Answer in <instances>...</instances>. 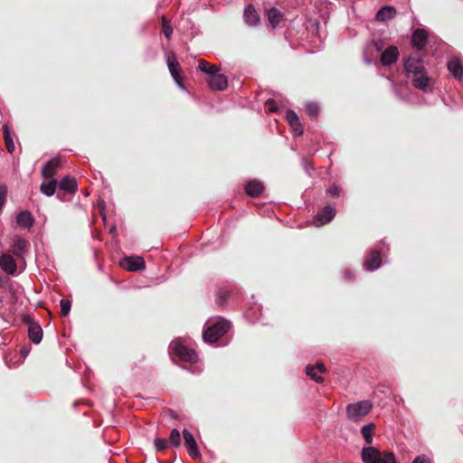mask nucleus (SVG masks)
Returning <instances> with one entry per match:
<instances>
[{"instance_id": "nucleus-36", "label": "nucleus", "mask_w": 463, "mask_h": 463, "mask_svg": "<svg viewBox=\"0 0 463 463\" xmlns=\"http://www.w3.org/2000/svg\"><path fill=\"white\" fill-rule=\"evenodd\" d=\"M265 106L267 109L270 112H277L279 109V104L274 99L267 100Z\"/></svg>"}, {"instance_id": "nucleus-26", "label": "nucleus", "mask_w": 463, "mask_h": 463, "mask_svg": "<svg viewBox=\"0 0 463 463\" xmlns=\"http://www.w3.org/2000/svg\"><path fill=\"white\" fill-rule=\"evenodd\" d=\"M267 15L272 28L278 26L282 19L281 12L275 7L268 9Z\"/></svg>"}, {"instance_id": "nucleus-16", "label": "nucleus", "mask_w": 463, "mask_h": 463, "mask_svg": "<svg viewBox=\"0 0 463 463\" xmlns=\"http://www.w3.org/2000/svg\"><path fill=\"white\" fill-rule=\"evenodd\" d=\"M287 120L296 136L303 134V127L299 121L298 115L293 110H288L286 115Z\"/></svg>"}, {"instance_id": "nucleus-38", "label": "nucleus", "mask_w": 463, "mask_h": 463, "mask_svg": "<svg viewBox=\"0 0 463 463\" xmlns=\"http://www.w3.org/2000/svg\"><path fill=\"white\" fill-rule=\"evenodd\" d=\"M412 463H430V461L425 455H421L417 457Z\"/></svg>"}, {"instance_id": "nucleus-41", "label": "nucleus", "mask_w": 463, "mask_h": 463, "mask_svg": "<svg viewBox=\"0 0 463 463\" xmlns=\"http://www.w3.org/2000/svg\"><path fill=\"white\" fill-rule=\"evenodd\" d=\"M2 302V298H0V303Z\"/></svg>"}, {"instance_id": "nucleus-33", "label": "nucleus", "mask_w": 463, "mask_h": 463, "mask_svg": "<svg viewBox=\"0 0 463 463\" xmlns=\"http://www.w3.org/2000/svg\"><path fill=\"white\" fill-rule=\"evenodd\" d=\"M162 29L164 35L170 39L172 33H173V28L170 24V23L165 19V17H163L162 19Z\"/></svg>"}, {"instance_id": "nucleus-20", "label": "nucleus", "mask_w": 463, "mask_h": 463, "mask_svg": "<svg viewBox=\"0 0 463 463\" xmlns=\"http://www.w3.org/2000/svg\"><path fill=\"white\" fill-rule=\"evenodd\" d=\"M61 165L59 158H52L43 166L42 175L44 178L52 177Z\"/></svg>"}, {"instance_id": "nucleus-8", "label": "nucleus", "mask_w": 463, "mask_h": 463, "mask_svg": "<svg viewBox=\"0 0 463 463\" xmlns=\"http://www.w3.org/2000/svg\"><path fill=\"white\" fill-rule=\"evenodd\" d=\"M335 208L332 206H326L320 213H317L314 222L316 226H322L330 222L335 216Z\"/></svg>"}, {"instance_id": "nucleus-21", "label": "nucleus", "mask_w": 463, "mask_h": 463, "mask_svg": "<svg viewBox=\"0 0 463 463\" xmlns=\"http://www.w3.org/2000/svg\"><path fill=\"white\" fill-rule=\"evenodd\" d=\"M244 21L249 25H256L260 22V16L251 5H247L244 9Z\"/></svg>"}, {"instance_id": "nucleus-28", "label": "nucleus", "mask_w": 463, "mask_h": 463, "mask_svg": "<svg viewBox=\"0 0 463 463\" xmlns=\"http://www.w3.org/2000/svg\"><path fill=\"white\" fill-rule=\"evenodd\" d=\"M3 131H4V138H5L7 151L12 154L14 151L15 147H14V140H13V137L11 135V131H10L8 126L5 125L3 127Z\"/></svg>"}, {"instance_id": "nucleus-25", "label": "nucleus", "mask_w": 463, "mask_h": 463, "mask_svg": "<svg viewBox=\"0 0 463 463\" xmlns=\"http://www.w3.org/2000/svg\"><path fill=\"white\" fill-rule=\"evenodd\" d=\"M59 187L66 192L73 194L77 190V182L72 177L65 176L59 183Z\"/></svg>"}, {"instance_id": "nucleus-14", "label": "nucleus", "mask_w": 463, "mask_h": 463, "mask_svg": "<svg viewBox=\"0 0 463 463\" xmlns=\"http://www.w3.org/2000/svg\"><path fill=\"white\" fill-rule=\"evenodd\" d=\"M0 267L5 273L12 275L16 272L17 268L14 258L7 253L0 256Z\"/></svg>"}, {"instance_id": "nucleus-18", "label": "nucleus", "mask_w": 463, "mask_h": 463, "mask_svg": "<svg viewBox=\"0 0 463 463\" xmlns=\"http://www.w3.org/2000/svg\"><path fill=\"white\" fill-rule=\"evenodd\" d=\"M448 69L450 73L457 79L461 80L463 76V66L461 61L455 57L448 61Z\"/></svg>"}, {"instance_id": "nucleus-30", "label": "nucleus", "mask_w": 463, "mask_h": 463, "mask_svg": "<svg viewBox=\"0 0 463 463\" xmlns=\"http://www.w3.org/2000/svg\"><path fill=\"white\" fill-rule=\"evenodd\" d=\"M374 429V424L370 423L363 426L361 432L362 435L367 444H371L373 442V431Z\"/></svg>"}, {"instance_id": "nucleus-4", "label": "nucleus", "mask_w": 463, "mask_h": 463, "mask_svg": "<svg viewBox=\"0 0 463 463\" xmlns=\"http://www.w3.org/2000/svg\"><path fill=\"white\" fill-rule=\"evenodd\" d=\"M373 404L370 401L364 400L351 403L346 406V413L349 420L353 421L361 420L371 411Z\"/></svg>"}, {"instance_id": "nucleus-40", "label": "nucleus", "mask_w": 463, "mask_h": 463, "mask_svg": "<svg viewBox=\"0 0 463 463\" xmlns=\"http://www.w3.org/2000/svg\"><path fill=\"white\" fill-rule=\"evenodd\" d=\"M246 317H247L248 319L252 320L251 317H250V310H248L246 312Z\"/></svg>"}, {"instance_id": "nucleus-15", "label": "nucleus", "mask_w": 463, "mask_h": 463, "mask_svg": "<svg viewBox=\"0 0 463 463\" xmlns=\"http://www.w3.org/2000/svg\"><path fill=\"white\" fill-rule=\"evenodd\" d=\"M427 40L428 33L423 29H417L412 33L411 42L413 47L419 51L422 50L425 47Z\"/></svg>"}, {"instance_id": "nucleus-2", "label": "nucleus", "mask_w": 463, "mask_h": 463, "mask_svg": "<svg viewBox=\"0 0 463 463\" xmlns=\"http://www.w3.org/2000/svg\"><path fill=\"white\" fill-rule=\"evenodd\" d=\"M230 327L231 323L224 318L209 319L205 324L203 338L204 342L215 343L228 332Z\"/></svg>"}, {"instance_id": "nucleus-11", "label": "nucleus", "mask_w": 463, "mask_h": 463, "mask_svg": "<svg viewBox=\"0 0 463 463\" xmlns=\"http://www.w3.org/2000/svg\"><path fill=\"white\" fill-rule=\"evenodd\" d=\"M29 246H30V243L28 241L19 238V237H16L14 239V242L11 246L12 252L16 257L23 258L24 255L25 254V252L28 251Z\"/></svg>"}, {"instance_id": "nucleus-17", "label": "nucleus", "mask_w": 463, "mask_h": 463, "mask_svg": "<svg viewBox=\"0 0 463 463\" xmlns=\"http://www.w3.org/2000/svg\"><path fill=\"white\" fill-rule=\"evenodd\" d=\"M381 265V257L378 250H373L364 262V267L367 270H375Z\"/></svg>"}, {"instance_id": "nucleus-5", "label": "nucleus", "mask_w": 463, "mask_h": 463, "mask_svg": "<svg viewBox=\"0 0 463 463\" xmlns=\"http://www.w3.org/2000/svg\"><path fill=\"white\" fill-rule=\"evenodd\" d=\"M169 348L171 352L175 354L183 361L192 364L197 362V354L193 349L182 345L178 340L173 341Z\"/></svg>"}, {"instance_id": "nucleus-3", "label": "nucleus", "mask_w": 463, "mask_h": 463, "mask_svg": "<svg viewBox=\"0 0 463 463\" xmlns=\"http://www.w3.org/2000/svg\"><path fill=\"white\" fill-rule=\"evenodd\" d=\"M361 457L364 463H396L395 457L392 453H382L374 447L364 448Z\"/></svg>"}, {"instance_id": "nucleus-7", "label": "nucleus", "mask_w": 463, "mask_h": 463, "mask_svg": "<svg viewBox=\"0 0 463 463\" xmlns=\"http://www.w3.org/2000/svg\"><path fill=\"white\" fill-rule=\"evenodd\" d=\"M166 63H167V67L169 69V71L172 75V77L174 78L175 81L178 84V86L181 88V89H184V85L182 84L181 82V72H182V70H181V67L178 63V61H176L175 55L172 53V54H167L166 56Z\"/></svg>"}, {"instance_id": "nucleus-23", "label": "nucleus", "mask_w": 463, "mask_h": 463, "mask_svg": "<svg viewBox=\"0 0 463 463\" xmlns=\"http://www.w3.org/2000/svg\"><path fill=\"white\" fill-rule=\"evenodd\" d=\"M396 14V10L392 6H383L382 7L376 14V20L377 21H387L392 18H393Z\"/></svg>"}, {"instance_id": "nucleus-13", "label": "nucleus", "mask_w": 463, "mask_h": 463, "mask_svg": "<svg viewBox=\"0 0 463 463\" xmlns=\"http://www.w3.org/2000/svg\"><path fill=\"white\" fill-rule=\"evenodd\" d=\"M326 372L324 364L317 362L316 365H307L306 367L307 374L316 383H322L323 377L318 375V373H323Z\"/></svg>"}, {"instance_id": "nucleus-1", "label": "nucleus", "mask_w": 463, "mask_h": 463, "mask_svg": "<svg viewBox=\"0 0 463 463\" xmlns=\"http://www.w3.org/2000/svg\"><path fill=\"white\" fill-rule=\"evenodd\" d=\"M409 78L411 79L414 87L423 90L424 92L431 91L433 83L422 65V61L414 57H409L404 63Z\"/></svg>"}, {"instance_id": "nucleus-27", "label": "nucleus", "mask_w": 463, "mask_h": 463, "mask_svg": "<svg viewBox=\"0 0 463 463\" xmlns=\"http://www.w3.org/2000/svg\"><path fill=\"white\" fill-rule=\"evenodd\" d=\"M198 68L201 71L209 74L210 77L220 71L217 66L211 64L204 60L199 61Z\"/></svg>"}, {"instance_id": "nucleus-29", "label": "nucleus", "mask_w": 463, "mask_h": 463, "mask_svg": "<svg viewBox=\"0 0 463 463\" xmlns=\"http://www.w3.org/2000/svg\"><path fill=\"white\" fill-rule=\"evenodd\" d=\"M56 185L57 182L54 179L49 182H43L41 184V191L47 196H51L55 193Z\"/></svg>"}, {"instance_id": "nucleus-37", "label": "nucleus", "mask_w": 463, "mask_h": 463, "mask_svg": "<svg viewBox=\"0 0 463 463\" xmlns=\"http://www.w3.org/2000/svg\"><path fill=\"white\" fill-rule=\"evenodd\" d=\"M340 190L338 185L333 184L326 190V194L330 196H337L340 194Z\"/></svg>"}, {"instance_id": "nucleus-35", "label": "nucleus", "mask_w": 463, "mask_h": 463, "mask_svg": "<svg viewBox=\"0 0 463 463\" xmlns=\"http://www.w3.org/2000/svg\"><path fill=\"white\" fill-rule=\"evenodd\" d=\"M60 306H61V316L66 317L70 313V310H71V301L68 299H61L60 302Z\"/></svg>"}, {"instance_id": "nucleus-24", "label": "nucleus", "mask_w": 463, "mask_h": 463, "mask_svg": "<svg viewBox=\"0 0 463 463\" xmlns=\"http://www.w3.org/2000/svg\"><path fill=\"white\" fill-rule=\"evenodd\" d=\"M30 340L34 344H39L43 338L42 327L37 324H31L28 328Z\"/></svg>"}, {"instance_id": "nucleus-12", "label": "nucleus", "mask_w": 463, "mask_h": 463, "mask_svg": "<svg viewBox=\"0 0 463 463\" xmlns=\"http://www.w3.org/2000/svg\"><path fill=\"white\" fill-rule=\"evenodd\" d=\"M399 51L395 46H390L381 55V62L384 66L391 65L398 60Z\"/></svg>"}, {"instance_id": "nucleus-6", "label": "nucleus", "mask_w": 463, "mask_h": 463, "mask_svg": "<svg viewBox=\"0 0 463 463\" xmlns=\"http://www.w3.org/2000/svg\"><path fill=\"white\" fill-rule=\"evenodd\" d=\"M120 266L128 271H139L145 269L146 262L142 257L130 256L121 260Z\"/></svg>"}, {"instance_id": "nucleus-10", "label": "nucleus", "mask_w": 463, "mask_h": 463, "mask_svg": "<svg viewBox=\"0 0 463 463\" xmlns=\"http://www.w3.org/2000/svg\"><path fill=\"white\" fill-rule=\"evenodd\" d=\"M183 436L184 439V445L189 455L194 458H197L200 455V452L193 434L189 430H184Z\"/></svg>"}, {"instance_id": "nucleus-32", "label": "nucleus", "mask_w": 463, "mask_h": 463, "mask_svg": "<svg viewBox=\"0 0 463 463\" xmlns=\"http://www.w3.org/2000/svg\"><path fill=\"white\" fill-rule=\"evenodd\" d=\"M155 447L157 451H163L166 448L171 447L168 439L156 438L154 441Z\"/></svg>"}, {"instance_id": "nucleus-22", "label": "nucleus", "mask_w": 463, "mask_h": 463, "mask_svg": "<svg viewBox=\"0 0 463 463\" xmlns=\"http://www.w3.org/2000/svg\"><path fill=\"white\" fill-rule=\"evenodd\" d=\"M263 184L256 180L250 181L245 185V192L251 197H257L263 192Z\"/></svg>"}, {"instance_id": "nucleus-19", "label": "nucleus", "mask_w": 463, "mask_h": 463, "mask_svg": "<svg viewBox=\"0 0 463 463\" xmlns=\"http://www.w3.org/2000/svg\"><path fill=\"white\" fill-rule=\"evenodd\" d=\"M34 219L28 211H23L16 215V223L24 229H28L33 225Z\"/></svg>"}, {"instance_id": "nucleus-39", "label": "nucleus", "mask_w": 463, "mask_h": 463, "mask_svg": "<svg viewBox=\"0 0 463 463\" xmlns=\"http://www.w3.org/2000/svg\"><path fill=\"white\" fill-rule=\"evenodd\" d=\"M345 277L346 279H352L354 278V275H353V273L349 269H346L345 271Z\"/></svg>"}, {"instance_id": "nucleus-31", "label": "nucleus", "mask_w": 463, "mask_h": 463, "mask_svg": "<svg viewBox=\"0 0 463 463\" xmlns=\"http://www.w3.org/2000/svg\"><path fill=\"white\" fill-rule=\"evenodd\" d=\"M168 441L171 447H178L180 445L181 436L178 430L173 429L171 430Z\"/></svg>"}, {"instance_id": "nucleus-9", "label": "nucleus", "mask_w": 463, "mask_h": 463, "mask_svg": "<svg viewBox=\"0 0 463 463\" xmlns=\"http://www.w3.org/2000/svg\"><path fill=\"white\" fill-rule=\"evenodd\" d=\"M208 85L210 89L213 90H223L228 86V79L224 74L222 73H214L212 75L208 80Z\"/></svg>"}, {"instance_id": "nucleus-34", "label": "nucleus", "mask_w": 463, "mask_h": 463, "mask_svg": "<svg viewBox=\"0 0 463 463\" xmlns=\"http://www.w3.org/2000/svg\"><path fill=\"white\" fill-rule=\"evenodd\" d=\"M306 111L310 118H316L318 115V106L316 103H308L306 106Z\"/></svg>"}]
</instances>
